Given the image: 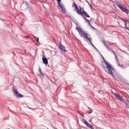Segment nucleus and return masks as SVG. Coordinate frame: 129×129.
Masks as SVG:
<instances>
[{"instance_id":"17","label":"nucleus","mask_w":129,"mask_h":129,"mask_svg":"<svg viewBox=\"0 0 129 129\" xmlns=\"http://www.w3.org/2000/svg\"><path fill=\"white\" fill-rule=\"evenodd\" d=\"M35 38H36V39H37L36 41H37V43H38V42H39V38L36 37H35Z\"/></svg>"},{"instance_id":"8","label":"nucleus","mask_w":129,"mask_h":129,"mask_svg":"<svg viewBox=\"0 0 129 129\" xmlns=\"http://www.w3.org/2000/svg\"><path fill=\"white\" fill-rule=\"evenodd\" d=\"M58 7L61 9V12L62 14H65L66 13V9H65L64 5L59 3V4L58 5Z\"/></svg>"},{"instance_id":"15","label":"nucleus","mask_w":129,"mask_h":129,"mask_svg":"<svg viewBox=\"0 0 129 129\" xmlns=\"http://www.w3.org/2000/svg\"><path fill=\"white\" fill-rule=\"evenodd\" d=\"M86 2L88 4V5H89L90 7H91V8H92L91 6V5H90V3H89V2L87 1H86Z\"/></svg>"},{"instance_id":"14","label":"nucleus","mask_w":129,"mask_h":129,"mask_svg":"<svg viewBox=\"0 0 129 129\" xmlns=\"http://www.w3.org/2000/svg\"><path fill=\"white\" fill-rule=\"evenodd\" d=\"M85 20H86V21H87V22L88 23L89 25H90V26H91V25L90 24V22L89 21V20H88L87 19H86V18L84 17Z\"/></svg>"},{"instance_id":"21","label":"nucleus","mask_w":129,"mask_h":129,"mask_svg":"<svg viewBox=\"0 0 129 129\" xmlns=\"http://www.w3.org/2000/svg\"><path fill=\"white\" fill-rule=\"evenodd\" d=\"M125 26L126 27V23H125Z\"/></svg>"},{"instance_id":"5","label":"nucleus","mask_w":129,"mask_h":129,"mask_svg":"<svg viewBox=\"0 0 129 129\" xmlns=\"http://www.w3.org/2000/svg\"><path fill=\"white\" fill-rule=\"evenodd\" d=\"M80 12L81 14L79 15H81V16H82V15H84V16H85L86 18H90V16L88 14H87V13H86V12L84 11V9H83V8L81 7L80 8Z\"/></svg>"},{"instance_id":"4","label":"nucleus","mask_w":129,"mask_h":129,"mask_svg":"<svg viewBox=\"0 0 129 129\" xmlns=\"http://www.w3.org/2000/svg\"><path fill=\"white\" fill-rule=\"evenodd\" d=\"M13 91L16 97H18L19 98H22V97H24V96L20 94L19 91H18V90L15 89L14 87L13 88Z\"/></svg>"},{"instance_id":"10","label":"nucleus","mask_w":129,"mask_h":129,"mask_svg":"<svg viewBox=\"0 0 129 129\" xmlns=\"http://www.w3.org/2000/svg\"><path fill=\"white\" fill-rule=\"evenodd\" d=\"M42 61L45 65L48 64V59H47V57L44 54L42 55Z\"/></svg>"},{"instance_id":"12","label":"nucleus","mask_w":129,"mask_h":129,"mask_svg":"<svg viewBox=\"0 0 129 129\" xmlns=\"http://www.w3.org/2000/svg\"><path fill=\"white\" fill-rule=\"evenodd\" d=\"M39 72L40 73L41 76L44 77V74L42 72V70H41V68H39Z\"/></svg>"},{"instance_id":"20","label":"nucleus","mask_w":129,"mask_h":129,"mask_svg":"<svg viewBox=\"0 0 129 129\" xmlns=\"http://www.w3.org/2000/svg\"><path fill=\"white\" fill-rule=\"evenodd\" d=\"M119 66H120L122 68V66H120V65L119 64Z\"/></svg>"},{"instance_id":"2","label":"nucleus","mask_w":129,"mask_h":129,"mask_svg":"<svg viewBox=\"0 0 129 129\" xmlns=\"http://www.w3.org/2000/svg\"><path fill=\"white\" fill-rule=\"evenodd\" d=\"M102 66L103 67V69L106 72V73H108L109 74H110L112 75V77L114 78V75H113V74L112 73V68L109 64V63L107 62L106 60H104L102 63Z\"/></svg>"},{"instance_id":"6","label":"nucleus","mask_w":129,"mask_h":129,"mask_svg":"<svg viewBox=\"0 0 129 129\" xmlns=\"http://www.w3.org/2000/svg\"><path fill=\"white\" fill-rule=\"evenodd\" d=\"M82 121L86 125V126L90 127V128L94 129L93 126H92L91 124H89V123H88V122H87V121H86L85 118L82 119Z\"/></svg>"},{"instance_id":"11","label":"nucleus","mask_w":129,"mask_h":129,"mask_svg":"<svg viewBox=\"0 0 129 129\" xmlns=\"http://www.w3.org/2000/svg\"><path fill=\"white\" fill-rule=\"evenodd\" d=\"M59 47L60 50H61V51H63V52H66V49H65V47L64 46V45L62 44H59Z\"/></svg>"},{"instance_id":"19","label":"nucleus","mask_w":129,"mask_h":129,"mask_svg":"<svg viewBox=\"0 0 129 129\" xmlns=\"http://www.w3.org/2000/svg\"><path fill=\"white\" fill-rule=\"evenodd\" d=\"M109 50H108L109 51H111V48H109Z\"/></svg>"},{"instance_id":"7","label":"nucleus","mask_w":129,"mask_h":129,"mask_svg":"<svg viewBox=\"0 0 129 129\" xmlns=\"http://www.w3.org/2000/svg\"><path fill=\"white\" fill-rule=\"evenodd\" d=\"M113 95H114V96H115V97H116V98L119 99V100H121L123 102L125 103V100H124V99H123L122 97H120V96L115 93H113Z\"/></svg>"},{"instance_id":"18","label":"nucleus","mask_w":129,"mask_h":129,"mask_svg":"<svg viewBox=\"0 0 129 129\" xmlns=\"http://www.w3.org/2000/svg\"><path fill=\"white\" fill-rule=\"evenodd\" d=\"M112 52L114 53V55L115 56V53H114V51H112Z\"/></svg>"},{"instance_id":"1","label":"nucleus","mask_w":129,"mask_h":129,"mask_svg":"<svg viewBox=\"0 0 129 129\" xmlns=\"http://www.w3.org/2000/svg\"><path fill=\"white\" fill-rule=\"evenodd\" d=\"M76 30L78 31L79 32V35L82 37V38H83L84 40L85 41H89L90 43H91V45L96 49V50H97V48L95 47L94 45H93V43H92V38L90 37V36L88 35V34H86L84 31H83L81 28L77 27L76 28Z\"/></svg>"},{"instance_id":"9","label":"nucleus","mask_w":129,"mask_h":129,"mask_svg":"<svg viewBox=\"0 0 129 129\" xmlns=\"http://www.w3.org/2000/svg\"><path fill=\"white\" fill-rule=\"evenodd\" d=\"M73 8H75V11H77V14H78V15H81V13H80L79 9H78V7L77 6V5H76V4L73 3Z\"/></svg>"},{"instance_id":"16","label":"nucleus","mask_w":129,"mask_h":129,"mask_svg":"<svg viewBox=\"0 0 129 129\" xmlns=\"http://www.w3.org/2000/svg\"><path fill=\"white\" fill-rule=\"evenodd\" d=\"M57 1L58 3V6L59 4H61V3H61V0H57Z\"/></svg>"},{"instance_id":"3","label":"nucleus","mask_w":129,"mask_h":129,"mask_svg":"<svg viewBox=\"0 0 129 129\" xmlns=\"http://www.w3.org/2000/svg\"><path fill=\"white\" fill-rule=\"evenodd\" d=\"M117 7H118V8H119V9H120V10H121V12H123V13H124L125 14H126L127 15V14H128V12L127 11V10L125 8H124L123 7H122V4L117 2L116 4Z\"/></svg>"},{"instance_id":"13","label":"nucleus","mask_w":129,"mask_h":129,"mask_svg":"<svg viewBox=\"0 0 129 129\" xmlns=\"http://www.w3.org/2000/svg\"><path fill=\"white\" fill-rule=\"evenodd\" d=\"M103 44H104L105 47H106V48H107L108 50H109V47H108V46H107V44H106V43H105V42L103 41Z\"/></svg>"}]
</instances>
